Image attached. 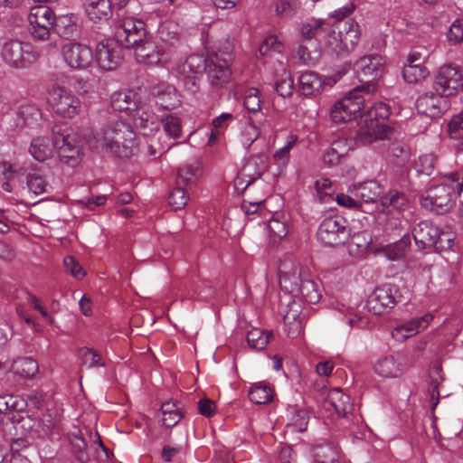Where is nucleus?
I'll use <instances>...</instances> for the list:
<instances>
[{"mask_svg":"<svg viewBox=\"0 0 463 463\" xmlns=\"http://www.w3.org/2000/svg\"><path fill=\"white\" fill-rule=\"evenodd\" d=\"M384 60L381 55H369L362 57L355 62V70L360 82L357 86L360 92L370 98L371 92L376 89V80L382 75Z\"/></svg>","mask_w":463,"mask_h":463,"instance_id":"0eeeda50","label":"nucleus"},{"mask_svg":"<svg viewBox=\"0 0 463 463\" xmlns=\"http://www.w3.org/2000/svg\"><path fill=\"white\" fill-rule=\"evenodd\" d=\"M368 99L369 97L360 92L359 88H354L331 108V119L335 123H345L363 118Z\"/></svg>","mask_w":463,"mask_h":463,"instance_id":"20e7f679","label":"nucleus"},{"mask_svg":"<svg viewBox=\"0 0 463 463\" xmlns=\"http://www.w3.org/2000/svg\"><path fill=\"white\" fill-rule=\"evenodd\" d=\"M430 71L424 64H405L402 69V77L409 84H415L426 79Z\"/></svg>","mask_w":463,"mask_h":463,"instance_id":"49530a36","label":"nucleus"},{"mask_svg":"<svg viewBox=\"0 0 463 463\" xmlns=\"http://www.w3.org/2000/svg\"><path fill=\"white\" fill-rule=\"evenodd\" d=\"M390 114V107L386 103L379 101L369 108L366 106L365 110L363 112V117L369 120L382 122L388 118Z\"/></svg>","mask_w":463,"mask_h":463,"instance_id":"3c124183","label":"nucleus"},{"mask_svg":"<svg viewBox=\"0 0 463 463\" xmlns=\"http://www.w3.org/2000/svg\"><path fill=\"white\" fill-rule=\"evenodd\" d=\"M284 49V45L281 41L276 35L267 36L262 44L259 48L260 55H269L270 52H281Z\"/></svg>","mask_w":463,"mask_h":463,"instance_id":"e2e57ef3","label":"nucleus"},{"mask_svg":"<svg viewBox=\"0 0 463 463\" xmlns=\"http://www.w3.org/2000/svg\"><path fill=\"white\" fill-rule=\"evenodd\" d=\"M16 116V126L18 128L30 127L38 123L42 118V112L34 104L24 102L18 107Z\"/></svg>","mask_w":463,"mask_h":463,"instance_id":"f704fd0d","label":"nucleus"},{"mask_svg":"<svg viewBox=\"0 0 463 463\" xmlns=\"http://www.w3.org/2000/svg\"><path fill=\"white\" fill-rule=\"evenodd\" d=\"M298 141V135L294 133H288L284 138L283 146L278 148L272 158L279 166H287L290 161V151L294 148Z\"/></svg>","mask_w":463,"mask_h":463,"instance_id":"4c0bfd02","label":"nucleus"},{"mask_svg":"<svg viewBox=\"0 0 463 463\" xmlns=\"http://www.w3.org/2000/svg\"><path fill=\"white\" fill-rule=\"evenodd\" d=\"M448 41L453 44H459L463 42V19H456L447 33Z\"/></svg>","mask_w":463,"mask_h":463,"instance_id":"69168bd1","label":"nucleus"},{"mask_svg":"<svg viewBox=\"0 0 463 463\" xmlns=\"http://www.w3.org/2000/svg\"><path fill=\"white\" fill-rule=\"evenodd\" d=\"M26 184L29 191L35 195H40L48 192V183L37 173L29 174L26 178Z\"/></svg>","mask_w":463,"mask_h":463,"instance_id":"6e6d98bb","label":"nucleus"},{"mask_svg":"<svg viewBox=\"0 0 463 463\" xmlns=\"http://www.w3.org/2000/svg\"><path fill=\"white\" fill-rule=\"evenodd\" d=\"M340 44L336 46L339 52H350L357 44L360 38L359 25L354 22L345 24L344 30L337 34Z\"/></svg>","mask_w":463,"mask_h":463,"instance_id":"2f4dec72","label":"nucleus"},{"mask_svg":"<svg viewBox=\"0 0 463 463\" xmlns=\"http://www.w3.org/2000/svg\"><path fill=\"white\" fill-rule=\"evenodd\" d=\"M110 103L114 110L127 111L129 116L142 102L138 100L135 90H123L112 94Z\"/></svg>","mask_w":463,"mask_h":463,"instance_id":"cd10ccee","label":"nucleus"},{"mask_svg":"<svg viewBox=\"0 0 463 463\" xmlns=\"http://www.w3.org/2000/svg\"><path fill=\"white\" fill-rule=\"evenodd\" d=\"M279 285L281 289L288 293L285 301L288 300V298H300L302 301L316 304L322 297L320 283L312 279L292 261L280 264Z\"/></svg>","mask_w":463,"mask_h":463,"instance_id":"f03ea898","label":"nucleus"},{"mask_svg":"<svg viewBox=\"0 0 463 463\" xmlns=\"http://www.w3.org/2000/svg\"><path fill=\"white\" fill-rule=\"evenodd\" d=\"M344 315L345 321L350 327L364 328L367 326L369 320L366 316L362 315L358 310L352 307L341 310Z\"/></svg>","mask_w":463,"mask_h":463,"instance_id":"5fc2aeb1","label":"nucleus"},{"mask_svg":"<svg viewBox=\"0 0 463 463\" xmlns=\"http://www.w3.org/2000/svg\"><path fill=\"white\" fill-rule=\"evenodd\" d=\"M399 289L392 284H383L375 288L369 295L366 307L373 315H382L392 308L397 303Z\"/></svg>","mask_w":463,"mask_h":463,"instance_id":"4468645a","label":"nucleus"},{"mask_svg":"<svg viewBox=\"0 0 463 463\" xmlns=\"http://www.w3.org/2000/svg\"><path fill=\"white\" fill-rule=\"evenodd\" d=\"M29 30L32 36L40 41H46L53 29L54 13L47 5L33 6L28 14Z\"/></svg>","mask_w":463,"mask_h":463,"instance_id":"9b49d317","label":"nucleus"},{"mask_svg":"<svg viewBox=\"0 0 463 463\" xmlns=\"http://www.w3.org/2000/svg\"><path fill=\"white\" fill-rule=\"evenodd\" d=\"M326 404L340 416L351 413L354 408L350 396L339 389H333L328 392Z\"/></svg>","mask_w":463,"mask_h":463,"instance_id":"72a5a7b5","label":"nucleus"},{"mask_svg":"<svg viewBox=\"0 0 463 463\" xmlns=\"http://www.w3.org/2000/svg\"><path fill=\"white\" fill-rule=\"evenodd\" d=\"M433 90L445 98L456 96L463 91L461 68L452 63L441 65L434 75Z\"/></svg>","mask_w":463,"mask_h":463,"instance_id":"423d86ee","label":"nucleus"},{"mask_svg":"<svg viewBox=\"0 0 463 463\" xmlns=\"http://www.w3.org/2000/svg\"><path fill=\"white\" fill-rule=\"evenodd\" d=\"M269 235L274 238H283L288 234L287 224L279 220L277 216H272L268 223Z\"/></svg>","mask_w":463,"mask_h":463,"instance_id":"774afa93","label":"nucleus"},{"mask_svg":"<svg viewBox=\"0 0 463 463\" xmlns=\"http://www.w3.org/2000/svg\"><path fill=\"white\" fill-rule=\"evenodd\" d=\"M448 102L445 97L435 92L420 95L416 101V109L420 114L430 118H439L447 109Z\"/></svg>","mask_w":463,"mask_h":463,"instance_id":"412c9836","label":"nucleus"},{"mask_svg":"<svg viewBox=\"0 0 463 463\" xmlns=\"http://www.w3.org/2000/svg\"><path fill=\"white\" fill-rule=\"evenodd\" d=\"M437 158L433 154H425L420 156L414 163L415 170L426 175H430L433 173Z\"/></svg>","mask_w":463,"mask_h":463,"instance_id":"13d9d810","label":"nucleus"},{"mask_svg":"<svg viewBox=\"0 0 463 463\" xmlns=\"http://www.w3.org/2000/svg\"><path fill=\"white\" fill-rule=\"evenodd\" d=\"M264 102L260 90L250 87L244 90L243 106L249 112V117H257L262 119L267 118L261 112V107Z\"/></svg>","mask_w":463,"mask_h":463,"instance_id":"473e14b6","label":"nucleus"},{"mask_svg":"<svg viewBox=\"0 0 463 463\" xmlns=\"http://www.w3.org/2000/svg\"><path fill=\"white\" fill-rule=\"evenodd\" d=\"M432 320L433 316L430 313L420 317L412 318L410 321L394 327L392 331V335L397 341H404L405 339L425 330Z\"/></svg>","mask_w":463,"mask_h":463,"instance_id":"393cba45","label":"nucleus"},{"mask_svg":"<svg viewBox=\"0 0 463 463\" xmlns=\"http://www.w3.org/2000/svg\"><path fill=\"white\" fill-rule=\"evenodd\" d=\"M11 371L24 378H33L39 372L36 360L31 357H23L14 360L11 365Z\"/></svg>","mask_w":463,"mask_h":463,"instance_id":"58836bf2","label":"nucleus"},{"mask_svg":"<svg viewBox=\"0 0 463 463\" xmlns=\"http://www.w3.org/2000/svg\"><path fill=\"white\" fill-rule=\"evenodd\" d=\"M439 234V228L429 221L420 222L412 230V235L416 245L420 249L432 247L436 242Z\"/></svg>","mask_w":463,"mask_h":463,"instance_id":"a878e982","label":"nucleus"},{"mask_svg":"<svg viewBox=\"0 0 463 463\" xmlns=\"http://www.w3.org/2000/svg\"><path fill=\"white\" fill-rule=\"evenodd\" d=\"M53 147L57 149L58 155L64 163L74 165L80 158L81 140L67 124H56L52 128Z\"/></svg>","mask_w":463,"mask_h":463,"instance_id":"7ed1b4c3","label":"nucleus"},{"mask_svg":"<svg viewBox=\"0 0 463 463\" xmlns=\"http://www.w3.org/2000/svg\"><path fill=\"white\" fill-rule=\"evenodd\" d=\"M197 179V168L192 165H185L178 170L176 183L177 186H190L194 184Z\"/></svg>","mask_w":463,"mask_h":463,"instance_id":"bf43d9fd","label":"nucleus"},{"mask_svg":"<svg viewBox=\"0 0 463 463\" xmlns=\"http://www.w3.org/2000/svg\"><path fill=\"white\" fill-rule=\"evenodd\" d=\"M156 33L159 41L171 50L180 42L182 27L175 21L165 20L159 24Z\"/></svg>","mask_w":463,"mask_h":463,"instance_id":"bb28decb","label":"nucleus"},{"mask_svg":"<svg viewBox=\"0 0 463 463\" xmlns=\"http://www.w3.org/2000/svg\"><path fill=\"white\" fill-rule=\"evenodd\" d=\"M315 458L317 463H337L339 450L334 444H326L315 450Z\"/></svg>","mask_w":463,"mask_h":463,"instance_id":"864d4df0","label":"nucleus"},{"mask_svg":"<svg viewBox=\"0 0 463 463\" xmlns=\"http://www.w3.org/2000/svg\"><path fill=\"white\" fill-rule=\"evenodd\" d=\"M61 413L58 409H47L43 412L41 418L36 422V433L40 436L51 434L58 428L61 421Z\"/></svg>","mask_w":463,"mask_h":463,"instance_id":"c9c22d12","label":"nucleus"},{"mask_svg":"<svg viewBox=\"0 0 463 463\" xmlns=\"http://www.w3.org/2000/svg\"><path fill=\"white\" fill-rule=\"evenodd\" d=\"M259 161L261 160L257 157L250 158L241 167L240 171V177L247 183L246 186L261 176L265 169V165H262L260 167H259Z\"/></svg>","mask_w":463,"mask_h":463,"instance_id":"37998d69","label":"nucleus"},{"mask_svg":"<svg viewBox=\"0 0 463 463\" xmlns=\"http://www.w3.org/2000/svg\"><path fill=\"white\" fill-rule=\"evenodd\" d=\"M298 7V0H277L275 4L276 14L280 18H288L293 16Z\"/></svg>","mask_w":463,"mask_h":463,"instance_id":"4d7b16f0","label":"nucleus"},{"mask_svg":"<svg viewBox=\"0 0 463 463\" xmlns=\"http://www.w3.org/2000/svg\"><path fill=\"white\" fill-rule=\"evenodd\" d=\"M93 60L101 70L113 71L123 61V48L118 40L105 39L96 45Z\"/></svg>","mask_w":463,"mask_h":463,"instance_id":"f8f14e48","label":"nucleus"},{"mask_svg":"<svg viewBox=\"0 0 463 463\" xmlns=\"http://www.w3.org/2000/svg\"><path fill=\"white\" fill-rule=\"evenodd\" d=\"M206 59L203 56L193 54L186 58L185 61L180 65V72L186 77L192 83L193 92L198 90V86L195 83V75L202 72L205 69Z\"/></svg>","mask_w":463,"mask_h":463,"instance_id":"7c9ffc66","label":"nucleus"},{"mask_svg":"<svg viewBox=\"0 0 463 463\" xmlns=\"http://www.w3.org/2000/svg\"><path fill=\"white\" fill-rule=\"evenodd\" d=\"M188 202V196L184 188L177 186L169 194V204L175 210L183 209Z\"/></svg>","mask_w":463,"mask_h":463,"instance_id":"0e129e2a","label":"nucleus"},{"mask_svg":"<svg viewBox=\"0 0 463 463\" xmlns=\"http://www.w3.org/2000/svg\"><path fill=\"white\" fill-rule=\"evenodd\" d=\"M162 423L167 428L175 426L183 418L180 406L172 401L165 402L161 405Z\"/></svg>","mask_w":463,"mask_h":463,"instance_id":"79ce46f5","label":"nucleus"},{"mask_svg":"<svg viewBox=\"0 0 463 463\" xmlns=\"http://www.w3.org/2000/svg\"><path fill=\"white\" fill-rule=\"evenodd\" d=\"M114 4L110 0H85L84 8L93 22L107 21L112 14Z\"/></svg>","mask_w":463,"mask_h":463,"instance_id":"c756f323","label":"nucleus"},{"mask_svg":"<svg viewBox=\"0 0 463 463\" xmlns=\"http://www.w3.org/2000/svg\"><path fill=\"white\" fill-rule=\"evenodd\" d=\"M393 129L377 120H369L364 118V124L356 134V141L362 145H370L377 140L390 139Z\"/></svg>","mask_w":463,"mask_h":463,"instance_id":"6ab92c4d","label":"nucleus"},{"mask_svg":"<svg viewBox=\"0 0 463 463\" xmlns=\"http://www.w3.org/2000/svg\"><path fill=\"white\" fill-rule=\"evenodd\" d=\"M231 53L218 52L208 54L205 62V71L209 84L214 89L225 87L231 80L230 68Z\"/></svg>","mask_w":463,"mask_h":463,"instance_id":"6e6552de","label":"nucleus"},{"mask_svg":"<svg viewBox=\"0 0 463 463\" xmlns=\"http://www.w3.org/2000/svg\"><path fill=\"white\" fill-rule=\"evenodd\" d=\"M88 143L92 149L118 157L131 156L137 149L136 132L122 120L110 121L96 131Z\"/></svg>","mask_w":463,"mask_h":463,"instance_id":"f257e3e1","label":"nucleus"},{"mask_svg":"<svg viewBox=\"0 0 463 463\" xmlns=\"http://www.w3.org/2000/svg\"><path fill=\"white\" fill-rule=\"evenodd\" d=\"M1 57L8 66L16 69L27 67L35 61L32 46L19 40L6 41L1 49Z\"/></svg>","mask_w":463,"mask_h":463,"instance_id":"1a4fd4ad","label":"nucleus"},{"mask_svg":"<svg viewBox=\"0 0 463 463\" xmlns=\"http://www.w3.org/2000/svg\"><path fill=\"white\" fill-rule=\"evenodd\" d=\"M347 238L346 221L338 215L325 218L317 230V239L326 246L335 247L340 245Z\"/></svg>","mask_w":463,"mask_h":463,"instance_id":"9d476101","label":"nucleus"},{"mask_svg":"<svg viewBox=\"0 0 463 463\" xmlns=\"http://www.w3.org/2000/svg\"><path fill=\"white\" fill-rule=\"evenodd\" d=\"M384 194V187L373 180L354 185L353 194L358 199L361 208H369L364 209V212L369 210L379 212V203Z\"/></svg>","mask_w":463,"mask_h":463,"instance_id":"f3484780","label":"nucleus"},{"mask_svg":"<svg viewBox=\"0 0 463 463\" xmlns=\"http://www.w3.org/2000/svg\"><path fill=\"white\" fill-rule=\"evenodd\" d=\"M389 156L392 157L395 165L402 166L411 159V148L402 141H395L389 146Z\"/></svg>","mask_w":463,"mask_h":463,"instance_id":"a18cd8bd","label":"nucleus"},{"mask_svg":"<svg viewBox=\"0 0 463 463\" xmlns=\"http://www.w3.org/2000/svg\"><path fill=\"white\" fill-rule=\"evenodd\" d=\"M249 398L255 404H266L272 400V391L266 384L258 383L250 387Z\"/></svg>","mask_w":463,"mask_h":463,"instance_id":"8fccbe9b","label":"nucleus"},{"mask_svg":"<svg viewBox=\"0 0 463 463\" xmlns=\"http://www.w3.org/2000/svg\"><path fill=\"white\" fill-rule=\"evenodd\" d=\"M165 132L173 138H177L181 135L180 118L173 115H167L161 119Z\"/></svg>","mask_w":463,"mask_h":463,"instance_id":"680f3d73","label":"nucleus"},{"mask_svg":"<svg viewBox=\"0 0 463 463\" xmlns=\"http://www.w3.org/2000/svg\"><path fill=\"white\" fill-rule=\"evenodd\" d=\"M145 26V23L139 19L133 17L125 18L116 32V35L118 39V41H120L123 43L128 39V36H131V34H134L139 30H143Z\"/></svg>","mask_w":463,"mask_h":463,"instance_id":"c03bdc74","label":"nucleus"},{"mask_svg":"<svg viewBox=\"0 0 463 463\" xmlns=\"http://www.w3.org/2000/svg\"><path fill=\"white\" fill-rule=\"evenodd\" d=\"M302 304L300 301L281 299L280 313L283 317L284 329L290 338H296L302 333L304 316H302Z\"/></svg>","mask_w":463,"mask_h":463,"instance_id":"dca6fc26","label":"nucleus"},{"mask_svg":"<svg viewBox=\"0 0 463 463\" xmlns=\"http://www.w3.org/2000/svg\"><path fill=\"white\" fill-rule=\"evenodd\" d=\"M63 264L66 271L77 279H81L85 277L86 272L82 266L72 256H67L63 260Z\"/></svg>","mask_w":463,"mask_h":463,"instance_id":"338daca9","label":"nucleus"},{"mask_svg":"<svg viewBox=\"0 0 463 463\" xmlns=\"http://www.w3.org/2000/svg\"><path fill=\"white\" fill-rule=\"evenodd\" d=\"M52 146L49 138L38 137L32 140L29 152L35 160L43 162L52 156Z\"/></svg>","mask_w":463,"mask_h":463,"instance_id":"a19ab883","label":"nucleus"},{"mask_svg":"<svg viewBox=\"0 0 463 463\" xmlns=\"http://www.w3.org/2000/svg\"><path fill=\"white\" fill-rule=\"evenodd\" d=\"M269 127L267 118L248 117L240 128V140L241 144L246 148H249Z\"/></svg>","mask_w":463,"mask_h":463,"instance_id":"b1692460","label":"nucleus"},{"mask_svg":"<svg viewBox=\"0 0 463 463\" xmlns=\"http://www.w3.org/2000/svg\"><path fill=\"white\" fill-rule=\"evenodd\" d=\"M77 17L73 14L56 16L54 14L53 29L61 36L69 38L77 31Z\"/></svg>","mask_w":463,"mask_h":463,"instance_id":"ea45409f","label":"nucleus"},{"mask_svg":"<svg viewBox=\"0 0 463 463\" xmlns=\"http://www.w3.org/2000/svg\"><path fill=\"white\" fill-rule=\"evenodd\" d=\"M449 130L452 138L459 140L458 147L463 150V110L451 118Z\"/></svg>","mask_w":463,"mask_h":463,"instance_id":"052dcab7","label":"nucleus"},{"mask_svg":"<svg viewBox=\"0 0 463 463\" xmlns=\"http://www.w3.org/2000/svg\"><path fill=\"white\" fill-rule=\"evenodd\" d=\"M61 54L66 64L73 70H86L93 61V52L86 44L68 42L61 47Z\"/></svg>","mask_w":463,"mask_h":463,"instance_id":"2eb2a0df","label":"nucleus"},{"mask_svg":"<svg viewBox=\"0 0 463 463\" xmlns=\"http://www.w3.org/2000/svg\"><path fill=\"white\" fill-rule=\"evenodd\" d=\"M298 83L301 92L306 97L319 94L326 85V80L315 71H305L301 73Z\"/></svg>","mask_w":463,"mask_h":463,"instance_id":"c85d7f7f","label":"nucleus"},{"mask_svg":"<svg viewBox=\"0 0 463 463\" xmlns=\"http://www.w3.org/2000/svg\"><path fill=\"white\" fill-rule=\"evenodd\" d=\"M411 246V238L408 234L402 236L399 241L383 247L379 250L387 260L396 261L402 259Z\"/></svg>","mask_w":463,"mask_h":463,"instance_id":"e433bc0d","label":"nucleus"},{"mask_svg":"<svg viewBox=\"0 0 463 463\" xmlns=\"http://www.w3.org/2000/svg\"><path fill=\"white\" fill-rule=\"evenodd\" d=\"M80 431L71 433L70 436V443L71 449L77 459L81 463H86L90 457L87 452V443L83 437L79 433Z\"/></svg>","mask_w":463,"mask_h":463,"instance_id":"603ef678","label":"nucleus"},{"mask_svg":"<svg viewBox=\"0 0 463 463\" xmlns=\"http://www.w3.org/2000/svg\"><path fill=\"white\" fill-rule=\"evenodd\" d=\"M137 62L148 66H166L173 58L172 50L158 46L150 37L134 51Z\"/></svg>","mask_w":463,"mask_h":463,"instance_id":"ddd939ff","label":"nucleus"},{"mask_svg":"<svg viewBox=\"0 0 463 463\" xmlns=\"http://www.w3.org/2000/svg\"><path fill=\"white\" fill-rule=\"evenodd\" d=\"M373 371L382 378H400L406 371L405 359L399 354L381 356L375 361Z\"/></svg>","mask_w":463,"mask_h":463,"instance_id":"aec40b11","label":"nucleus"},{"mask_svg":"<svg viewBox=\"0 0 463 463\" xmlns=\"http://www.w3.org/2000/svg\"><path fill=\"white\" fill-rule=\"evenodd\" d=\"M150 93L156 104L163 109H174L181 104L180 95L171 84L158 83L151 88Z\"/></svg>","mask_w":463,"mask_h":463,"instance_id":"5701e85b","label":"nucleus"},{"mask_svg":"<svg viewBox=\"0 0 463 463\" xmlns=\"http://www.w3.org/2000/svg\"><path fill=\"white\" fill-rule=\"evenodd\" d=\"M47 103L61 118L71 119L80 115L82 108L80 98L70 89L53 86L47 92Z\"/></svg>","mask_w":463,"mask_h":463,"instance_id":"39448f33","label":"nucleus"},{"mask_svg":"<svg viewBox=\"0 0 463 463\" xmlns=\"http://www.w3.org/2000/svg\"><path fill=\"white\" fill-rule=\"evenodd\" d=\"M289 421L286 425L288 432H303L308 424V415L305 410L293 409L290 412Z\"/></svg>","mask_w":463,"mask_h":463,"instance_id":"de8ad7c7","label":"nucleus"},{"mask_svg":"<svg viewBox=\"0 0 463 463\" xmlns=\"http://www.w3.org/2000/svg\"><path fill=\"white\" fill-rule=\"evenodd\" d=\"M271 336V332L255 327L247 333V342L252 349L263 350L269 344Z\"/></svg>","mask_w":463,"mask_h":463,"instance_id":"09e8293b","label":"nucleus"},{"mask_svg":"<svg viewBox=\"0 0 463 463\" xmlns=\"http://www.w3.org/2000/svg\"><path fill=\"white\" fill-rule=\"evenodd\" d=\"M379 213L387 215H394L396 218L405 211L409 210L411 206L410 200L407 196L397 190H390L384 194L381 203H379Z\"/></svg>","mask_w":463,"mask_h":463,"instance_id":"4be33fe9","label":"nucleus"},{"mask_svg":"<svg viewBox=\"0 0 463 463\" xmlns=\"http://www.w3.org/2000/svg\"><path fill=\"white\" fill-rule=\"evenodd\" d=\"M129 117L143 136L153 135L159 129L160 120L152 110L151 106L146 103L139 104L137 109H133Z\"/></svg>","mask_w":463,"mask_h":463,"instance_id":"a211bd4d","label":"nucleus"}]
</instances>
